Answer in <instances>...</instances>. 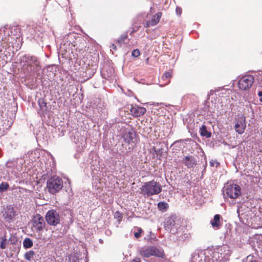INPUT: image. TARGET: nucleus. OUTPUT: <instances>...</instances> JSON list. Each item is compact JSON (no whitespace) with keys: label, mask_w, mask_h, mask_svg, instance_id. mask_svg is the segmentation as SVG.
Here are the masks:
<instances>
[{"label":"nucleus","mask_w":262,"mask_h":262,"mask_svg":"<svg viewBox=\"0 0 262 262\" xmlns=\"http://www.w3.org/2000/svg\"><path fill=\"white\" fill-rule=\"evenodd\" d=\"M162 189L161 185L154 180L144 183L140 188L141 193L147 196L158 194Z\"/></svg>","instance_id":"obj_1"},{"label":"nucleus","mask_w":262,"mask_h":262,"mask_svg":"<svg viewBox=\"0 0 262 262\" xmlns=\"http://www.w3.org/2000/svg\"><path fill=\"white\" fill-rule=\"evenodd\" d=\"M63 182L61 178L58 176H52L48 179L47 188L51 194L58 192L63 187Z\"/></svg>","instance_id":"obj_2"},{"label":"nucleus","mask_w":262,"mask_h":262,"mask_svg":"<svg viewBox=\"0 0 262 262\" xmlns=\"http://www.w3.org/2000/svg\"><path fill=\"white\" fill-rule=\"evenodd\" d=\"M23 68L28 72H34L35 69L40 67L39 62L34 56L25 55L23 56Z\"/></svg>","instance_id":"obj_3"},{"label":"nucleus","mask_w":262,"mask_h":262,"mask_svg":"<svg viewBox=\"0 0 262 262\" xmlns=\"http://www.w3.org/2000/svg\"><path fill=\"white\" fill-rule=\"evenodd\" d=\"M224 189V194L231 199H237L241 195V188L237 184L227 183Z\"/></svg>","instance_id":"obj_4"},{"label":"nucleus","mask_w":262,"mask_h":262,"mask_svg":"<svg viewBox=\"0 0 262 262\" xmlns=\"http://www.w3.org/2000/svg\"><path fill=\"white\" fill-rule=\"evenodd\" d=\"M45 219L47 224L50 226H56L60 224V216L55 210H49L46 213Z\"/></svg>","instance_id":"obj_5"},{"label":"nucleus","mask_w":262,"mask_h":262,"mask_svg":"<svg viewBox=\"0 0 262 262\" xmlns=\"http://www.w3.org/2000/svg\"><path fill=\"white\" fill-rule=\"evenodd\" d=\"M254 77L250 75H246L243 76L238 81V86L242 91L249 90L254 82Z\"/></svg>","instance_id":"obj_6"},{"label":"nucleus","mask_w":262,"mask_h":262,"mask_svg":"<svg viewBox=\"0 0 262 262\" xmlns=\"http://www.w3.org/2000/svg\"><path fill=\"white\" fill-rule=\"evenodd\" d=\"M32 228L37 232L43 230L46 226V223L43 217L39 214H36L33 216L31 220Z\"/></svg>","instance_id":"obj_7"},{"label":"nucleus","mask_w":262,"mask_h":262,"mask_svg":"<svg viewBox=\"0 0 262 262\" xmlns=\"http://www.w3.org/2000/svg\"><path fill=\"white\" fill-rule=\"evenodd\" d=\"M177 219V217L173 215L168 217L164 222L165 229L174 234V227Z\"/></svg>","instance_id":"obj_8"},{"label":"nucleus","mask_w":262,"mask_h":262,"mask_svg":"<svg viewBox=\"0 0 262 262\" xmlns=\"http://www.w3.org/2000/svg\"><path fill=\"white\" fill-rule=\"evenodd\" d=\"M162 16V13L159 12L154 15L151 20L146 21L144 24V26L145 28H148L150 26H154L157 25Z\"/></svg>","instance_id":"obj_9"},{"label":"nucleus","mask_w":262,"mask_h":262,"mask_svg":"<svg viewBox=\"0 0 262 262\" xmlns=\"http://www.w3.org/2000/svg\"><path fill=\"white\" fill-rule=\"evenodd\" d=\"M146 112V110L142 106H131L130 108V114L135 117L143 116Z\"/></svg>","instance_id":"obj_10"},{"label":"nucleus","mask_w":262,"mask_h":262,"mask_svg":"<svg viewBox=\"0 0 262 262\" xmlns=\"http://www.w3.org/2000/svg\"><path fill=\"white\" fill-rule=\"evenodd\" d=\"M245 121V117H241L235 124V131L239 134H242L245 131L246 126Z\"/></svg>","instance_id":"obj_11"},{"label":"nucleus","mask_w":262,"mask_h":262,"mask_svg":"<svg viewBox=\"0 0 262 262\" xmlns=\"http://www.w3.org/2000/svg\"><path fill=\"white\" fill-rule=\"evenodd\" d=\"M183 162L188 168L194 167L196 164L195 158L192 156H186L184 158Z\"/></svg>","instance_id":"obj_12"},{"label":"nucleus","mask_w":262,"mask_h":262,"mask_svg":"<svg viewBox=\"0 0 262 262\" xmlns=\"http://www.w3.org/2000/svg\"><path fill=\"white\" fill-rule=\"evenodd\" d=\"M185 229V222L180 219L177 218L174 227L175 233L183 232Z\"/></svg>","instance_id":"obj_13"},{"label":"nucleus","mask_w":262,"mask_h":262,"mask_svg":"<svg viewBox=\"0 0 262 262\" xmlns=\"http://www.w3.org/2000/svg\"><path fill=\"white\" fill-rule=\"evenodd\" d=\"M221 215L220 214H215L213 219L210 221L212 227L215 230L219 229L222 225L220 221Z\"/></svg>","instance_id":"obj_14"},{"label":"nucleus","mask_w":262,"mask_h":262,"mask_svg":"<svg viewBox=\"0 0 262 262\" xmlns=\"http://www.w3.org/2000/svg\"><path fill=\"white\" fill-rule=\"evenodd\" d=\"M17 215L16 211L13 207L8 209L7 212L5 214V219L7 221L10 222Z\"/></svg>","instance_id":"obj_15"},{"label":"nucleus","mask_w":262,"mask_h":262,"mask_svg":"<svg viewBox=\"0 0 262 262\" xmlns=\"http://www.w3.org/2000/svg\"><path fill=\"white\" fill-rule=\"evenodd\" d=\"M172 72H166L163 73L161 77V80L163 81V86L169 84L170 82V78L172 77Z\"/></svg>","instance_id":"obj_16"},{"label":"nucleus","mask_w":262,"mask_h":262,"mask_svg":"<svg viewBox=\"0 0 262 262\" xmlns=\"http://www.w3.org/2000/svg\"><path fill=\"white\" fill-rule=\"evenodd\" d=\"M135 134L132 132H129L128 133H125L124 136V140L125 142L127 143L128 144H130L132 143H134V139L135 137Z\"/></svg>","instance_id":"obj_17"},{"label":"nucleus","mask_w":262,"mask_h":262,"mask_svg":"<svg viewBox=\"0 0 262 262\" xmlns=\"http://www.w3.org/2000/svg\"><path fill=\"white\" fill-rule=\"evenodd\" d=\"M127 33H125L122 34L120 37L116 40V42L119 46H121L123 44L125 43V40L127 39Z\"/></svg>","instance_id":"obj_18"},{"label":"nucleus","mask_w":262,"mask_h":262,"mask_svg":"<svg viewBox=\"0 0 262 262\" xmlns=\"http://www.w3.org/2000/svg\"><path fill=\"white\" fill-rule=\"evenodd\" d=\"M200 132L201 136L203 137H206L207 138H209L211 136V134L210 132H208L207 130L206 126L205 125H203L200 129Z\"/></svg>","instance_id":"obj_19"},{"label":"nucleus","mask_w":262,"mask_h":262,"mask_svg":"<svg viewBox=\"0 0 262 262\" xmlns=\"http://www.w3.org/2000/svg\"><path fill=\"white\" fill-rule=\"evenodd\" d=\"M33 245L32 241L30 238H26L23 242V246L25 249L31 248Z\"/></svg>","instance_id":"obj_20"},{"label":"nucleus","mask_w":262,"mask_h":262,"mask_svg":"<svg viewBox=\"0 0 262 262\" xmlns=\"http://www.w3.org/2000/svg\"><path fill=\"white\" fill-rule=\"evenodd\" d=\"M157 206L158 209L160 211H165L168 207V204L164 202L158 203Z\"/></svg>","instance_id":"obj_21"},{"label":"nucleus","mask_w":262,"mask_h":262,"mask_svg":"<svg viewBox=\"0 0 262 262\" xmlns=\"http://www.w3.org/2000/svg\"><path fill=\"white\" fill-rule=\"evenodd\" d=\"M38 104L41 110L46 111L47 108V104L43 99H39L38 100Z\"/></svg>","instance_id":"obj_22"},{"label":"nucleus","mask_w":262,"mask_h":262,"mask_svg":"<svg viewBox=\"0 0 262 262\" xmlns=\"http://www.w3.org/2000/svg\"><path fill=\"white\" fill-rule=\"evenodd\" d=\"M35 255V252L34 251L31 250L27 252H26L25 254V258L29 261H30L31 259L33 257V256Z\"/></svg>","instance_id":"obj_23"},{"label":"nucleus","mask_w":262,"mask_h":262,"mask_svg":"<svg viewBox=\"0 0 262 262\" xmlns=\"http://www.w3.org/2000/svg\"><path fill=\"white\" fill-rule=\"evenodd\" d=\"M152 150L154 151L157 159H160L163 155V151L161 149H156L155 147H153Z\"/></svg>","instance_id":"obj_24"},{"label":"nucleus","mask_w":262,"mask_h":262,"mask_svg":"<svg viewBox=\"0 0 262 262\" xmlns=\"http://www.w3.org/2000/svg\"><path fill=\"white\" fill-rule=\"evenodd\" d=\"M9 187V185L7 183H2L0 184V192H3L7 190Z\"/></svg>","instance_id":"obj_25"},{"label":"nucleus","mask_w":262,"mask_h":262,"mask_svg":"<svg viewBox=\"0 0 262 262\" xmlns=\"http://www.w3.org/2000/svg\"><path fill=\"white\" fill-rule=\"evenodd\" d=\"M6 241H7V239H6L5 236L2 238V241L0 244V248L1 249H4L6 248Z\"/></svg>","instance_id":"obj_26"},{"label":"nucleus","mask_w":262,"mask_h":262,"mask_svg":"<svg viewBox=\"0 0 262 262\" xmlns=\"http://www.w3.org/2000/svg\"><path fill=\"white\" fill-rule=\"evenodd\" d=\"M114 217L117 219L119 221H120L123 217V215L120 212L116 211L115 213Z\"/></svg>","instance_id":"obj_27"},{"label":"nucleus","mask_w":262,"mask_h":262,"mask_svg":"<svg viewBox=\"0 0 262 262\" xmlns=\"http://www.w3.org/2000/svg\"><path fill=\"white\" fill-rule=\"evenodd\" d=\"M140 55V52L139 49H135L132 52V55L135 57H137Z\"/></svg>","instance_id":"obj_28"},{"label":"nucleus","mask_w":262,"mask_h":262,"mask_svg":"<svg viewBox=\"0 0 262 262\" xmlns=\"http://www.w3.org/2000/svg\"><path fill=\"white\" fill-rule=\"evenodd\" d=\"M210 165L212 167L215 166V167H217L220 165V163L216 160H212L210 161Z\"/></svg>","instance_id":"obj_29"},{"label":"nucleus","mask_w":262,"mask_h":262,"mask_svg":"<svg viewBox=\"0 0 262 262\" xmlns=\"http://www.w3.org/2000/svg\"><path fill=\"white\" fill-rule=\"evenodd\" d=\"M143 232L141 228H139L138 229V231L137 232H135V236L136 237V238H139L141 236V234L142 233V232Z\"/></svg>","instance_id":"obj_30"},{"label":"nucleus","mask_w":262,"mask_h":262,"mask_svg":"<svg viewBox=\"0 0 262 262\" xmlns=\"http://www.w3.org/2000/svg\"><path fill=\"white\" fill-rule=\"evenodd\" d=\"M190 262H203L202 259H200L199 256H197L196 257H193Z\"/></svg>","instance_id":"obj_31"},{"label":"nucleus","mask_w":262,"mask_h":262,"mask_svg":"<svg viewBox=\"0 0 262 262\" xmlns=\"http://www.w3.org/2000/svg\"><path fill=\"white\" fill-rule=\"evenodd\" d=\"M176 12L179 15H180L182 13V9L180 7H177Z\"/></svg>","instance_id":"obj_32"},{"label":"nucleus","mask_w":262,"mask_h":262,"mask_svg":"<svg viewBox=\"0 0 262 262\" xmlns=\"http://www.w3.org/2000/svg\"><path fill=\"white\" fill-rule=\"evenodd\" d=\"M110 48L114 50V51H116L117 50V47L113 43L112 44L111 46H110Z\"/></svg>","instance_id":"obj_33"},{"label":"nucleus","mask_w":262,"mask_h":262,"mask_svg":"<svg viewBox=\"0 0 262 262\" xmlns=\"http://www.w3.org/2000/svg\"><path fill=\"white\" fill-rule=\"evenodd\" d=\"M131 262H141V261L140 258L136 257Z\"/></svg>","instance_id":"obj_34"},{"label":"nucleus","mask_w":262,"mask_h":262,"mask_svg":"<svg viewBox=\"0 0 262 262\" xmlns=\"http://www.w3.org/2000/svg\"><path fill=\"white\" fill-rule=\"evenodd\" d=\"M258 95L259 96V97H261L260 98V101L261 102H262V92H259L258 93Z\"/></svg>","instance_id":"obj_35"},{"label":"nucleus","mask_w":262,"mask_h":262,"mask_svg":"<svg viewBox=\"0 0 262 262\" xmlns=\"http://www.w3.org/2000/svg\"><path fill=\"white\" fill-rule=\"evenodd\" d=\"M137 31V30H135V29H133L130 32V35H132L135 32Z\"/></svg>","instance_id":"obj_36"},{"label":"nucleus","mask_w":262,"mask_h":262,"mask_svg":"<svg viewBox=\"0 0 262 262\" xmlns=\"http://www.w3.org/2000/svg\"><path fill=\"white\" fill-rule=\"evenodd\" d=\"M250 262H258V261H257V260H251V261H250Z\"/></svg>","instance_id":"obj_37"}]
</instances>
